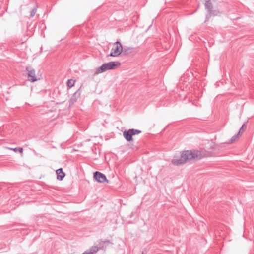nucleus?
Listing matches in <instances>:
<instances>
[{
  "mask_svg": "<svg viewBox=\"0 0 254 254\" xmlns=\"http://www.w3.org/2000/svg\"><path fill=\"white\" fill-rule=\"evenodd\" d=\"M203 155L200 151L186 150L182 153L179 158L177 157H174L172 162L175 165H179L185 163L188 160H191L194 159L199 160L201 159Z\"/></svg>",
  "mask_w": 254,
  "mask_h": 254,
  "instance_id": "f257e3e1",
  "label": "nucleus"
},
{
  "mask_svg": "<svg viewBox=\"0 0 254 254\" xmlns=\"http://www.w3.org/2000/svg\"><path fill=\"white\" fill-rule=\"evenodd\" d=\"M121 65L119 62H110L102 64L100 67L97 69L98 73L104 72L108 70H112L116 68Z\"/></svg>",
  "mask_w": 254,
  "mask_h": 254,
  "instance_id": "f03ea898",
  "label": "nucleus"
},
{
  "mask_svg": "<svg viewBox=\"0 0 254 254\" xmlns=\"http://www.w3.org/2000/svg\"><path fill=\"white\" fill-rule=\"evenodd\" d=\"M141 132V131L135 129H129L127 130H125L123 132V136L126 140L128 142L133 141L132 136L138 134Z\"/></svg>",
  "mask_w": 254,
  "mask_h": 254,
  "instance_id": "7ed1b4c3",
  "label": "nucleus"
},
{
  "mask_svg": "<svg viewBox=\"0 0 254 254\" xmlns=\"http://www.w3.org/2000/svg\"><path fill=\"white\" fill-rule=\"evenodd\" d=\"M115 45L116 46L115 47L112 48V52L109 55V56L111 57H117L119 56L122 53L123 50V46L122 44L119 41H117L115 42Z\"/></svg>",
  "mask_w": 254,
  "mask_h": 254,
  "instance_id": "20e7f679",
  "label": "nucleus"
},
{
  "mask_svg": "<svg viewBox=\"0 0 254 254\" xmlns=\"http://www.w3.org/2000/svg\"><path fill=\"white\" fill-rule=\"evenodd\" d=\"M93 178L96 181L99 183L108 182V180L106 176L104 174L98 171H96L94 173Z\"/></svg>",
  "mask_w": 254,
  "mask_h": 254,
  "instance_id": "39448f33",
  "label": "nucleus"
},
{
  "mask_svg": "<svg viewBox=\"0 0 254 254\" xmlns=\"http://www.w3.org/2000/svg\"><path fill=\"white\" fill-rule=\"evenodd\" d=\"M26 70L28 71L27 76L29 81L32 82L36 81L38 79L35 76V70L30 67H27Z\"/></svg>",
  "mask_w": 254,
  "mask_h": 254,
  "instance_id": "423d86ee",
  "label": "nucleus"
},
{
  "mask_svg": "<svg viewBox=\"0 0 254 254\" xmlns=\"http://www.w3.org/2000/svg\"><path fill=\"white\" fill-rule=\"evenodd\" d=\"M205 8L208 11L210 14L216 15V11H213L212 10V3L210 1H205Z\"/></svg>",
  "mask_w": 254,
  "mask_h": 254,
  "instance_id": "0eeeda50",
  "label": "nucleus"
},
{
  "mask_svg": "<svg viewBox=\"0 0 254 254\" xmlns=\"http://www.w3.org/2000/svg\"><path fill=\"white\" fill-rule=\"evenodd\" d=\"M80 96V92L79 89L73 94L72 96L71 97L70 100V104H74L76 101V100Z\"/></svg>",
  "mask_w": 254,
  "mask_h": 254,
  "instance_id": "6e6552de",
  "label": "nucleus"
},
{
  "mask_svg": "<svg viewBox=\"0 0 254 254\" xmlns=\"http://www.w3.org/2000/svg\"><path fill=\"white\" fill-rule=\"evenodd\" d=\"M57 179L62 180L65 176V173L63 171L62 168H59L56 170Z\"/></svg>",
  "mask_w": 254,
  "mask_h": 254,
  "instance_id": "1a4fd4ad",
  "label": "nucleus"
},
{
  "mask_svg": "<svg viewBox=\"0 0 254 254\" xmlns=\"http://www.w3.org/2000/svg\"><path fill=\"white\" fill-rule=\"evenodd\" d=\"M98 247L97 246H92L89 250L84 252L87 254H95L98 251Z\"/></svg>",
  "mask_w": 254,
  "mask_h": 254,
  "instance_id": "9d476101",
  "label": "nucleus"
},
{
  "mask_svg": "<svg viewBox=\"0 0 254 254\" xmlns=\"http://www.w3.org/2000/svg\"><path fill=\"white\" fill-rule=\"evenodd\" d=\"M132 49H133V48L131 47H127V48L123 47V50H122V52H123L124 54L126 55L129 53H131Z\"/></svg>",
  "mask_w": 254,
  "mask_h": 254,
  "instance_id": "9b49d317",
  "label": "nucleus"
},
{
  "mask_svg": "<svg viewBox=\"0 0 254 254\" xmlns=\"http://www.w3.org/2000/svg\"><path fill=\"white\" fill-rule=\"evenodd\" d=\"M74 83H75V80H72V79H69L67 81V86L69 88H71L72 87H73L74 86Z\"/></svg>",
  "mask_w": 254,
  "mask_h": 254,
  "instance_id": "f8f14e48",
  "label": "nucleus"
},
{
  "mask_svg": "<svg viewBox=\"0 0 254 254\" xmlns=\"http://www.w3.org/2000/svg\"><path fill=\"white\" fill-rule=\"evenodd\" d=\"M239 135V134L238 133L237 134L232 136V138H231V139L228 142V143L231 144V143H232L233 142H234L236 140V139L238 137Z\"/></svg>",
  "mask_w": 254,
  "mask_h": 254,
  "instance_id": "ddd939ff",
  "label": "nucleus"
},
{
  "mask_svg": "<svg viewBox=\"0 0 254 254\" xmlns=\"http://www.w3.org/2000/svg\"><path fill=\"white\" fill-rule=\"evenodd\" d=\"M10 149L14 151L15 152L19 151L20 153H22V152H23L22 148L18 147V148H11Z\"/></svg>",
  "mask_w": 254,
  "mask_h": 254,
  "instance_id": "4468645a",
  "label": "nucleus"
},
{
  "mask_svg": "<svg viewBox=\"0 0 254 254\" xmlns=\"http://www.w3.org/2000/svg\"><path fill=\"white\" fill-rule=\"evenodd\" d=\"M36 11H37V8L36 7H34L32 9V11H31L30 16L31 17H33L35 15Z\"/></svg>",
  "mask_w": 254,
  "mask_h": 254,
  "instance_id": "2eb2a0df",
  "label": "nucleus"
},
{
  "mask_svg": "<svg viewBox=\"0 0 254 254\" xmlns=\"http://www.w3.org/2000/svg\"><path fill=\"white\" fill-rule=\"evenodd\" d=\"M246 127L247 126L245 124H243L241 127L240 128L238 133L240 134L241 132L243 131L246 128Z\"/></svg>",
  "mask_w": 254,
  "mask_h": 254,
  "instance_id": "dca6fc26",
  "label": "nucleus"
},
{
  "mask_svg": "<svg viewBox=\"0 0 254 254\" xmlns=\"http://www.w3.org/2000/svg\"><path fill=\"white\" fill-rule=\"evenodd\" d=\"M204 1H210V0H204Z\"/></svg>",
  "mask_w": 254,
  "mask_h": 254,
  "instance_id": "f3484780",
  "label": "nucleus"
},
{
  "mask_svg": "<svg viewBox=\"0 0 254 254\" xmlns=\"http://www.w3.org/2000/svg\"><path fill=\"white\" fill-rule=\"evenodd\" d=\"M82 254H87L86 253H85L84 252L82 253Z\"/></svg>",
  "mask_w": 254,
  "mask_h": 254,
  "instance_id": "a211bd4d",
  "label": "nucleus"
}]
</instances>
